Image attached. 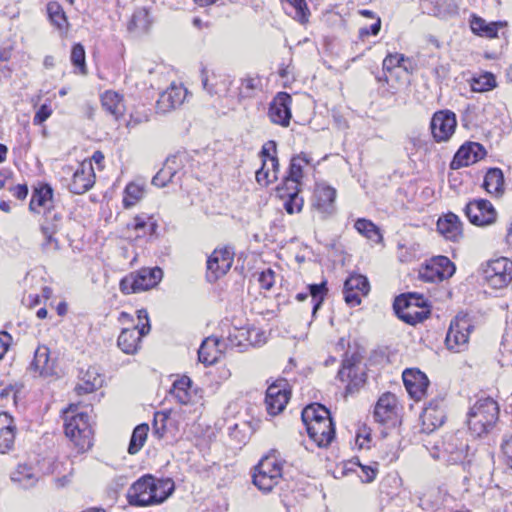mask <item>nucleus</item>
Listing matches in <instances>:
<instances>
[{"mask_svg": "<svg viewBox=\"0 0 512 512\" xmlns=\"http://www.w3.org/2000/svg\"><path fill=\"white\" fill-rule=\"evenodd\" d=\"M468 444L462 433L448 435L443 441V450L448 454V462L457 464L463 462L468 454Z\"/></svg>", "mask_w": 512, "mask_h": 512, "instance_id": "22", "label": "nucleus"}, {"mask_svg": "<svg viewBox=\"0 0 512 512\" xmlns=\"http://www.w3.org/2000/svg\"><path fill=\"white\" fill-rule=\"evenodd\" d=\"M407 300L395 299L394 310L404 322L415 325L422 322L430 315L428 307H412Z\"/></svg>", "mask_w": 512, "mask_h": 512, "instance_id": "23", "label": "nucleus"}, {"mask_svg": "<svg viewBox=\"0 0 512 512\" xmlns=\"http://www.w3.org/2000/svg\"><path fill=\"white\" fill-rule=\"evenodd\" d=\"M73 66L79 69L82 75L87 74L86 61H85V49L83 45L77 43L73 45L70 56Z\"/></svg>", "mask_w": 512, "mask_h": 512, "instance_id": "54", "label": "nucleus"}, {"mask_svg": "<svg viewBox=\"0 0 512 512\" xmlns=\"http://www.w3.org/2000/svg\"><path fill=\"white\" fill-rule=\"evenodd\" d=\"M219 345L220 341L216 338L204 340L198 350L199 361L205 365H212L217 362L220 355Z\"/></svg>", "mask_w": 512, "mask_h": 512, "instance_id": "36", "label": "nucleus"}, {"mask_svg": "<svg viewBox=\"0 0 512 512\" xmlns=\"http://www.w3.org/2000/svg\"><path fill=\"white\" fill-rule=\"evenodd\" d=\"M470 26L475 34L493 38L497 36L498 28L499 26H501V23H487L484 19L480 17H474L471 21Z\"/></svg>", "mask_w": 512, "mask_h": 512, "instance_id": "46", "label": "nucleus"}, {"mask_svg": "<svg viewBox=\"0 0 512 512\" xmlns=\"http://www.w3.org/2000/svg\"><path fill=\"white\" fill-rule=\"evenodd\" d=\"M153 504H158L166 500L174 490V482L171 479L154 478Z\"/></svg>", "mask_w": 512, "mask_h": 512, "instance_id": "45", "label": "nucleus"}, {"mask_svg": "<svg viewBox=\"0 0 512 512\" xmlns=\"http://www.w3.org/2000/svg\"><path fill=\"white\" fill-rule=\"evenodd\" d=\"M62 223V214L52 209L51 212L44 214V220L41 226H48L54 228V233H57Z\"/></svg>", "mask_w": 512, "mask_h": 512, "instance_id": "59", "label": "nucleus"}, {"mask_svg": "<svg viewBox=\"0 0 512 512\" xmlns=\"http://www.w3.org/2000/svg\"><path fill=\"white\" fill-rule=\"evenodd\" d=\"M278 176H276L275 172H270V167L264 166L262 164V167L256 171V181L263 186H267L270 183L277 181Z\"/></svg>", "mask_w": 512, "mask_h": 512, "instance_id": "60", "label": "nucleus"}, {"mask_svg": "<svg viewBox=\"0 0 512 512\" xmlns=\"http://www.w3.org/2000/svg\"><path fill=\"white\" fill-rule=\"evenodd\" d=\"M157 229V223L153 216L147 214L136 215L126 225L127 232H133L135 238L152 235Z\"/></svg>", "mask_w": 512, "mask_h": 512, "instance_id": "30", "label": "nucleus"}, {"mask_svg": "<svg viewBox=\"0 0 512 512\" xmlns=\"http://www.w3.org/2000/svg\"><path fill=\"white\" fill-rule=\"evenodd\" d=\"M104 376L95 366H89L87 370L80 372L79 382L75 388L78 395L92 393L102 387Z\"/></svg>", "mask_w": 512, "mask_h": 512, "instance_id": "25", "label": "nucleus"}, {"mask_svg": "<svg viewBox=\"0 0 512 512\" xmlns=\"http://www.w3.org/2000/svg\"><path fill=\"white\" fill-rule=\"evenodd\" d=\"M454 263L446 256L432 258L419 271V276L426 282H441L455 273Z\"/></svg>", "mask_w": 512, "mask_h": 512, "instance_id": "9", "label": "nucleus"}, {"mask_svg": "<svg viewBox=\"0 0 512 512\" xmlns=\"http://www.w3.org/2000/svg\"><path fill=\"white\" fill-rule=\"evenodd\" d=\"M47 14L52 24L57 28L63 29L67 27L68 22L65 12L58 2L51 1L47 4Z\"/></svg>", "mask_w": 512, "mask_h": 512, "instance_id": "49", "label": "nucleus"}, {"mask_svg": "<svg viewBox=\"0 0 512 512\" xmlns=\"http://www.w3.org/2000/svg\"><path fill=\"white\" fill-rule=\"evenodd\" d=\"M154 477L146 475L138 479L128 491V500L131 505L148 506L153 504Z\"/></svg>", "mask_w": 512, "mask_h": 512, "instance_id": "14", "label": "nucleus"}, {"mask_svg": "<svg viewBox=\"0 0 512 512\" xmlns=\"http://www.w3.org/2000/svg\"><path fill=\"white\" fill-rule=\"evenodd\" d=\"M483 188L487 193L500 197L504 193V176L499 168H490L484 177Z\"/></svg>", "mask_w": 512, "mask_h": 512, "instance_id": "35", "label": "nucleus"}, {"mask_svg": "<svg viewBox=\"0 0 512 512\" xmlns=\"http://www.w3.org/2000/svg\"><path fill=\"white\" fill-rule=\"evenodd\" d=\"M292 97L286 92H278L269 105L268 117L274 124L288 127L290 124Z\"/></svg>", "mask_w": 512, "mask_h": 512, "instance_id": "12", "label": "nucleus"}, {"mask_svg": "<svg viewBox=\"0 0 512 512\" xmlns=\"http://www.w3.org/2000/svg\"><path fill=\"white\" fill-rule=\"evenodd\" d=\"M34 376L48 377L55 374V360L50 358L48 347L41 345L35 351L34 358L29 366Z\"/></svg>", "mask_w": 512, "mask_h": 512, "instance_id": "21", "label": "nucleus"}, {"mask_svg": "<svg viewBox=\"0 0 512 512\" xmlns=\"http://www.w3.org/2000/svg\"><path fill=\"white\" fill-rule=\"evenodd\" d=\"M483 277L494 289H502L512 282V261L506 257L490 260L483 268Z\"/></svg>", "mask_w": 512, "mask_h": 512, "instance_id": "6", "label": "nucleus"}, {"mask_svg": "<svg viewBox=\"0 0 512 512\" xmlns=\"http://www.w3.org/2000/svg\"><path fill=\"white\" fill-rule=\"evenodd\" d=\"M170 421L169 414L166 412H156L153 420V433L162 438L167 431V424Z\"/></svg>", "mask_w": 512, "mask_h": 512, "instance_id": "56", "label": "nucleus"}, {"mask_svg": "<svg viewBox=\"0 0 512 512\" xmlns=\"http://www.w3.org/2000/svg\"><path fill=\"white\" fill-rule=\"evenodd\" d=\"M437 230L446 239L457 241L462 236V223L457 215L448 213L437 221Z\"/></svg>", "mask_w": 512, "mask_h": 512, "instance_id": "33", "label": "nucleus"}, {"mask_svg": "<svg viewBox=\"0 0 512 512\" xmlns=\"http://www.w3.org/2000/svg\"><path fill=\"white\" fill-rule=\"evenodd\" d=\"M170 395L182 405L191 404L195 397V391L192 389V380L188 376L176 379L170 389Z\"/></svg>", "mask_w": 512, "mask_h": 512, "instance_id": "34", "label": "nucleus"}, {"mask_svg": "<svg viewBox=\"0 0 512 512\" xmlns=\"http://www.w3.org/2000/svg\"><path fill=\"white\" fill-rule=\"evenodd\" d=\"M148 431L149 426L147 424H140L133 430L128 446L129 454L133 455L140 451L147 439Z\"/></svg>", "mask_w": 512, "mask_h": 512, "instance_id": "48", "label": "nucleus"}, {"mask_svg": "<svg viewBox=\"0 0 512 512\" xmlns=\"http://www.w3.org/2000/svg\"><path fill=\"white\" fill-rule=\"evenodd\" d=\"M465 215L476 226H487L496 221L497 212L490 201L475 199L470 201L465 209Z\"/></svg>", "mask_w": 512, "mask_h": 512, "instance_id": "11", "label": "nucleus"}, {"mask_svg": "<svg viewBox=\"0 0 512 512\" xmlns=\"http://www.w3.org/2000/svg\"><path fill=\"white\" fill-rule=\"evenodd\" d=\"M302 421L305 425L310 422H323L324 419H331L329 410L321 404H310L306 406L301 414Z\"/></svg>", "mask_w": 512, "mask_h": 512, "instance_id": "41", "label": "nucleus"}, {"mask_svg": "<svg viewBox=\"0 0 512 512\" xmlns=\"http://www.w3.org/2000/svg\"><path fill=\"white\" fill-rule=\"evenodd\" d=\"M229 340L234 346H260L266 342V336L265 333L259 328H242L237 330V334H230Z\"/></svg>", "mask_w": 512, "mask_h": 512, "instance_id": "28", "label": "nucleus"}, {"mask_svg": "<svg viewBox=\"0 0 512 512\" xmlns=\"http://www.w3.org/2000/svg\"><path fill=\"white\" fill-rule=\"evenodd\" d=\"M499 407L492 398L479 399L468 413V427L475 436L487 433L496 423Z\"/></svg>", "mask_w": 512, "mask_h": 512, "instance_id": "2", "label": "nucleus"}, {"mask_svg": "<svg viewBox=\"0 0 512 512\" xmlns=\"http://www.w3.org/2000/svg\"><path fill=\"white\" fill-rule=\"evenodd\" d=\"M42 234L44 235V242L42 243V248L46 251L49 250H58L59 243L56 238H54V228H50L48 226H41Z\"/></svg>", "mask_w": 512, "mask_h": 512, "instance_id": "57", "label": "nucleus"}, {"mask_svg": "<svg viewBox=\"0 0 512 512\" xmlns=\"http://www.w3.org/2000/svg\"><path fill=\"white\" fill-rule=\"evenodd\" d=\"M424 429L433 431L443 425L445 421L444 405L442 400H432L424 408L421 415Z\"/></svg>", "mask_w": 512, "mask_h": 512, "instance_id": "26", "label": "nucleus"}, {"mask_svg": "<svg viewBox=\"0 0 512 512\" xmlns=\"http://www.w3.org/2000/svg\"><path fill=\"white\" fill-rule=\"evenodd\" d=\"M288 15L300 23H306L310 15L305 0H281Z\"/></svg>", "mask_w": 512, "mask_h": 512, "instance_id": "40", "label": "nucleus"}, {"mask_svg": "<svg viewBox=\"0 0 512 512\" xmlns=\"http://www.w3.org/2000/svg\"><path fill=\"white\" fill-rule=\"evenodd\" d=\"M201 78L203 88L211 95L226 93L229 90L230 82H223L221 86H219L217 82H210L206 69L202 70Z\"/></svg>", "mask_w": 512, "mask_h": 512, "instance_id": "55", "label": "nucleus"}, {"mask_svg": "<svg viewBox=\"0 0 512 512\" xmlns=\"http://www.w3.org/2000/svg\"><path fill=\"white\" fill-rule=\"evenodd\" d=\"M76 406L70 405L64 410L65 435L71 440L79 452H84L92 446L93 430L89 416L86 413H75Z\"/></svg>", "mask_w": 512, "mask_h": 512, "instance_id": "1", "label": "nucleus"}, {"mask_svg": "<svg viewBox=\"0 0 512 512\" xmlns=\"http://www.w3.org/2000/svg\"><path fill=\"white\" fill-rule=\"evenodd\" d=\"M10 478L13 482L18 483L23 488L33 487L38 481V477L34 472L33 467L26 464H19L11 473Z\"/></svg>", "mask_w": 512, "mask_h": 512, "instance_id": "39", "label": "nucleus"}, {"mask_svg": "<svg viewBox=\"0 0 512 512\" xmlns=\"http://www.w3.org/2000/svg\"><path fill=\"white\" fill-rule=\"evenodd\" d=\"M29 209L38 214H46L54 209L53 189L49 184H39L34 188Z\"/></svg>", "mask_w": 512, "mask_h": 512, "instance_id": "20", "label": "nucleus"}, {"mask_svg": "<svg viewBox=\"0 0 512 512\" xmlns=\"http://www.w3.org/2000/svg\"><path fill=\"white\" fill-rule=\"evenodd\" d=\"M473 325L467 315H457L450 323L445 343L447 348L455 353L467 349L469 336Z\"/></svg>", "mask_w": 512, "mask_h": 512, "instance_id": "5", "label": "nucleus"}, {"mask_svg": "<svg viewBox=\"0 0 512 512\" xmlns=\"http://www.w3.org/2000/svg\"><path fill=\"white\" fill-rule=\"evenodd\" d=\"M310 439L318 447H327L335 438V426L332 419H324L323 422H310L305 425Z\"/></svg>", "mask_w": 512, "mask_h": 512, "instance_id": "18", "label": "nucleus"}, {"mask_svg": "<svg viewBox=\"0 0 512 512\" xmlns=\"http://www.w3.org/2000/svg\"><path fill=\"white\" fill-rule=\"evenodd\" d=\"M396 299H404L407 300V304L412 307H428L426 304V300L424 297L417 293H408L397 297Z\"/></svg>", "mask_w": 512, "mask_h": 512, "instance_id": "62", "label": "nucleus"}, {"mask_svg": "<svg viewBox=\"0 0 512 512\" xmlns=\"http://www.w3.org/2000/svg\"><path fill=\"white\" fill-rule=\"evenodd\" d=\"M150 332V324L144 323L132 329L124 328L117 340L118 347L125 354H135L140 346L141 338Z\"/></svg>", "mask_w": 512, "mask_h": 512, "instance_id": "17", "label": "nucleus"}, {"mask_svg": "<svg viewBox=\"0 0 512 512\" xmlns=\"http://www.w3.org/2000/svg\"><path fill=\"white\" fill-rule=\"evenodd\" d=\"M262 87L261 79L258 76H246L241 79L239 86V97L252 98Z\"/></svg>", "mask_w": 512, "mask_h": 512, "instance_id": "47", "label": "nucleus"}, {"mask_svg": "<svg viewBox=\"0 0 512 512\" xmlns=\"http://www.w3.org/2000/svg\"><path fill=\"white\" fill-rule=\"evenodd\" d=\"M103 108L116 119L123 115L125 105L120 94L114 91H106L101 96Z\"/></svg>", "mask_w": 512, "mask_h": 512, "instance_id": "38", "label": "nucleus"}, {"mask_svg": "<svg viewBox=\"0 0 512 512\" xmlns=\"http://www.w3.org/2000/svg\"><path fill=\"white\" fill-rule=\"evenodd\" d=\"M187 91L182 85L172 84L163 91L157 100V110L167 113L181 106L186 98Z\"/></svg>", "mask_w": 512, "mask_h": 512, "instance_id": "19", "label": "nucleus"}, {"mask_svg": "<svg viewBox=\"0 0 512 512\" xmlns=\"http://www.w3.org/2000/svg\"><path fill=\"white\" fill-rule=\"evenodd\" d=\"M275 278V272L271 268H268L259 274L258 281L261 288L270 290L275 283Z\"/></svg>", "mask_w": 512, "mask_h": 512, "instance_id": "61", "label": "nucleus"}, {"mask_svg": "<svg viewBox=\"0 0 512 512\" xmlns=\"http://www.w3.org/2000/svg\"><path fill=\"white\" fill-rule=\"evenodd\" d=\"M308 290V294L312 297L313 301L312 315L314 316L321 307L328 289L326 287V282L324 281L320 284H310L308 286Z\"/></svg>", "mask_w": 512, "mask_h": 512, "instance_id": "51", "label": "nucleus"}, {"mask_svg": "<svg viewBox=\"0 0 512 512\" xmlns=\"http://www.w3.org/2000/svg\"><path fill=\"white\" fill-rule=\"evenodd\" d=\"M499 363L502 367H512V334L507 333L503 338Z\"/></svg>", "mask_w": 512, "mask_h": 512, "instance_id": "53", "label": "nucleus"}, {"mask_svg": "<svg viewBox=\"0 0 512 512\" xmlns=\"http://www.w3.org/2000/svg\"><path fill=\"white\" fill-rule=\"evenodd\" d=\"M283 463L277 452L272 451L262 457L254 467L252 474L253 484L262 492L268 493L279 484L282 478Z\"/></svg>", "mask_w": 512, "mask_h": 512, "instance_id": "3", "label": "nucleus"}, {"mask_svg": "<svg viewBox=\"0 0 512 512\" xmlns=\"http://www.w3.org/2000/svg\"><path fill=\"white\" fill-rule=\"evenodd\" d=\"M405 388L411 398L415 401H420L426 396L429 379L418 369H406L402 374Z\"/></svg>", "mask_w": 512, "mask_h": 512, "instance_id": "15", "label": "nucleus"}, {"mask_svg": "<svg viewBox=\"0 0 512 512\" xmlns=\"http://www.w3.org/2000/svg\"><path fill=\"white\" fill-rule=\"evenodd\" d=\"M336 198V189L320 183L316 185L314 192V205L322 213H331L333 211Z\"/></svg>", "mask_w": 512, "mask_h": 512, "instance_id": "31", "label": "nucleus"}, {"mask_svg": "<svg viewBox=\"0 0 512 512\" xmlns=\"http://www.w3.org/2000/svg\"><path fill=\"white\" fill-rule=\"evenodd\" d=\"M290 397L287 383L284 380L278 381L267 388L265 404L270 415H278L286 407Z\"/></svg>", "mask_w": 512, "mask_h": 512, "instance_id": "13", "label": "nucleus"}, {"mask_svg": "<svg viewBox=\"0 0 512 512\" xmlns=\"http://www.w3.org/2000/svg\"><path fill=\"white\" fill-rule=\"evenodd\" d=\"M369 288L367 278L360 274L351 275L344 283V289L358 291L362 295H367Z\"/></svg>", "mask_w": 512, "mask_h": 512, "instance_id": "52", "label": "nucleus"}, {"mask_svg": "<svg viewBox=\"0 0 512 512\" xmlns=\"http://www.w3.org/2000/svg\"><path fill=\"white\" fill-rule=\"evenodd\" d=\"M163 271L159 267L142 268L125 276L119 284L124 294L139 293L154 288L162 279Z\"/></svg>", "mask_w": 512, "mask_h": 512, "instance_id": "4", "label": "nucleus"}, {"mask_svg": "<svg viewBox=\"0 0 512 512\" xmlns=\"http://www.w3.org/2000/svg\"><path fill=\"white\" fill-rule=\"evenodd\" d=\"M63 172L65 174L73 172L68 184V188L73 194H83L95 183V173L91 160L82 161L74 170L71 166H66L63 168Z\"/></svg>", "mask_w": 512, "mask_h": 512, "instance_id": "7", "label": "nucleus"}, {"mask_svg": "<svg viewBox=\"0 0 512 512\" xmlns=\"http://www.w3.org/2000/svg\"><path fill=\"white\" fill-rule=\"evenodd\" d=\"M16 426L13 418L7 413H0V454L11 450L14 445Z\"/></svg>", "mask_w": 512, "mask_h": 512, "instance_id": "29", "label": "nucleus"}, {"mask_svg": "<svg viewBox=\"0 0 512 512\" xmlns=\"http://www.w3.org/2000/svg\"><path fill=\"white\" fill-rule=\"evenodd\" d=\"M310 163L311 158L304 152L293 156L290 161L288 175L284 177V186L299 187L304 176L303 170Z\"/></svg>", "mask_w": 512, "mask_h": 512, "instance_id": "27", "label": "nucleus"}, {"mask_svg": "<svg viewBox=\"0 0 512 512\" xmlns=\"http://www.w3.org/2000/svg\"><path fill=\"white\" fill-rule=\"evenodd\" d=\"M470 86L474 92H486L496 87V79L492 73L485 72L478 77H473Z\"/></svg>", "mask_w": 512, "mask_h": 512, "instance_id": "50", "label": "nucleus"}, {"mask_svg": "<svg viewBox=\"0 0 512 512\" xmlns=\"http://www.w3.org/2000/svg\"><path fill=\"white\" fill-rule=\"evenodd\" d=\"M234 260V253L230 248L215 249L207 260V280L215 282L226 275Z\"/></svg>", "mask_w": 512, "mask_h": 512, "instance_id": "10", "label": "nucleus"}, {"mask_svg": "<svg viewBox=\"0 0 512 512\" xmlns=\"http://www.w3.org/2000/svg\"><path fill=\"white\" fill-rule=\"evenodd\" d=\"M180 169V163L176 156L168 157L164 166L152 178V184L157 187H165L173 183Z\"/></svg>", "mask_w": 512, "mask_h": 512, "instance_id": "32", "label": "nucleus"}, {"mask_svg": "<svg viewBox=\"0 0 512 512\" xmlns=\"http://www.w3.org/2000/svg\"><path fill=\"white\" fill-rule=\"evenodd\" d=\"M501 449L507 464L512 468V435L504 437Z\"/></svg>", "mask_w": 512, "mask_h": 512, "instance_id": "64", "label": "nucleus"}, {"mask_svg": "<svg viewBox=\"0 0 512 512\" xmlns=\"http://www.w3.org/2000/svg\"><path fill=\"white\" fill-rule=\"evenodd\" d=\"M354 227L361 235L372 242L380 243L382 241L380 230L372 221L359 218L356 220Z\"/></svg>", "mask_w": 512, "mask_h": 512, "instance_id": "43", "label": "nucleus"}, {"mask_svg": "<svg viewBox=\"0 0 512 512\" xmlns=\"http://www.w3.org/2000/svg\"><path fill=\"white\" fill-rule=\"evenodd\" d=\"M145 194V185L136 182L129 183L124 190L123 206L129 209L135 206Z\"/></svg>", "mask_w": 512, "mask_h": 512, "instance_id": "42", "label": "nucleus"}, {"mask_svg": "<svg viewBox=\"0 0 512 512\" xmlns=\"http://www.w3.org/2000/svg\"><path fill=\"white\" fill-rule=\"evenodd\" d=\"M486 156L485 148L477 142H467L463 144L453 157L451 162L452 169L466 167Z\"/></svg>", "mask_w": 512, "mask_h": 512, "instance_id": "16", "label": "nucleus"}, {"mask_svg": "<svg viewBox=\"0 0 512 512\" xmlns=\"http://www.w3.org/2000/svg\"><path fill=\"white\" fill-rule=\"evenodd\" d=\"M456 127V115L450 110L435 112L430 122L431 134L437 143L448 141L455 133Z\"/></svg>", "mask_w": 512, "mask_h": 512, "instance_id": "8", "label": "nucleus"}, {"mask_svg": "<svg viewBox=\"0 0 512 512\" xmlns=\"http://www.w3.org/2000/svg\"><path fill=\"white\" fill-rule=\"evenodd\" d=\"M51 113H52V110L48 105H46V104L41 105L33 118V123L35 125H41L44 121H46L50 117Z\"/></svg>", "mask_w": 512, "mask_h": 512, "instance_id": "63", "label": "nucleus"}, {"mask_svg": "<svg viewBox=\"0 0 512 512\" xmlns=\"http://www.w3.org/2000/svg\"><path fill=\"white\" fill-rule=\"evenodd\" d=\"M397 415V399L392 393H384L374 408V418L381 424L393 422Z\"/></svg>", "mask_w": 512, "mask_h": 512, "instance_id": "24", "label": "nucleus"}, {"mask_svg": "<svg viewBox=\"0 0 512 512\" xmlns=\"http://www.w3.org/2000/svg\"><path fill=\"white\" fill-rule=\"evenodd\" d=\"M281 198L287 197L288 199L284 203V207L287 213L293 214L298 213L302 210L303 199L299 197V187L284 186L278 189Z\"/></svg>", "mask_w": 512, "mask_h": 512, "instance_id": "37", "label": "nucleus"}, {"mask_svg": "<svg viewBox=\"0 0 512 512\" xmlns=\"http://www.w3.org/2000/svg\"><path fill=\"white\" fill-rule=\"evenodd\" d=\"M406 58L400 53H390L383 60V69L390 72L396 67H403Z\"/></svg>", "mask_w": 512, "mask_h": 512, "instance_id": "58", "label": "nucleus"}, {"mask_svg": "<svg viewBox=\"0 0 512 512\" xmlns=\"http://www.w3.org/2000/svg\"><path fill=\"white\" fill-rule=\"evenodd\" d=\"M151 19L149 11L145 8L137 9L128 24V29L133 32H146L150 28Z\"/></svg>", "mask_w": 512, "mask_h": 512, "instance_id": "44", "label": "nucleus"}]
</instances>
